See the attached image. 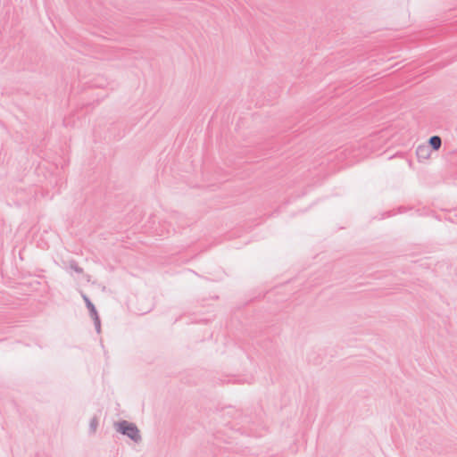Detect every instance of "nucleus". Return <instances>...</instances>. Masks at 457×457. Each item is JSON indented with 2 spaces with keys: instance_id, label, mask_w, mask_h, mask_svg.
<instances>
[{
  "instance_id": "obj_1",
  "label": "nucleus",
  "mask_w": 457,
  "mask_h": 457,
  "mask_svg": "<svg viewBox=\"0 0 457 457\" xmlns=\"http://www.w3.org/2000/svg\"><path fill=\"white\" fill-rule=\"evenodd\" d=\"M119 430L122 434L127 435L135 441H137L140 437L139 431L137 428V427L126 421L119 424Z\"/></svg>"
},
{
  "instance_id": "obj_2",
  "label": "nucleus",
  "mask_w": 457,
  "mask_h": 457,
  "mask_svg": "<svg viewBox=\"0 0 457 457\" xmlns=\"http://www.w3.org/2000/svg\"><path fill=\"white\" fill-rule=\"evenodd\" d=\"M429 145L434 150L437 151L441 147V145H442L441 138L438 136H434V137H430Z\"/></svg>"
},
{
  "instance_id": "obj_3",
  "label": "nucleus",
  "mask_w": 457,
  "mask_h": 457,
  "mask_svg": "<svg viewBox=\"0 0 457 457\" xmlns=\"http://www.w3.org/2000/svg\"><path fill=\"white\" fill-rule=\"evenodd\" d=\"M416 153H417V155H418L419 158L428 159L429 157L428 150H427L426 146H424V145H420L417 148Z\"/></svg>"
}]
</instances>
